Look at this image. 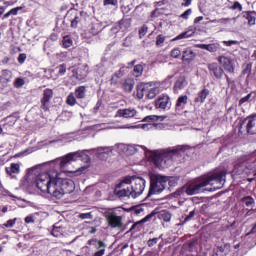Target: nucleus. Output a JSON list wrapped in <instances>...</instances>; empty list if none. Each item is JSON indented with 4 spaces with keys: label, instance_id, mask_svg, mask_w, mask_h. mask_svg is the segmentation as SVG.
I'll list each match as a JSON object with an SVG mask.
<instances>
[{
    "label": "nucleus",
    "instance_id": "obj_24",
    "mask_svg": "<svg viewBox=\"0 0 256 256\" xmlns=\"http://www.w3.org/2000/svg\"><path fill=\"white\" fill-rule=\"evenodd\" d=\"M187 101H189V97L187 95L179 96L176 101V109H185Z\"/></svg>",
    "mask_w": 256,
    "mask_h": 256
},
{
    "label": "nucleus",
    "instance_id": "obj_19",
    "mask_svg": "<svg viewBox=\"0 0 256 256\" xmlns=\"http://www.w3.org/2000/svg\"><path fill=\"white\" fill-rule=\"evenodd\" d=\"M200 49H204L205 51H209V53H217L219 49H221L220 43H212V44H200Z\"/></svg>",
    "mask_w": 256,
    "mask_h": 256
},
{
    "label": "nucleus",
    "instance_id": "obj_53",
    "mask_svg": "<svg viewBox=\"0 0 256 256\" xmlns=\"http://www.w3.org/2000/svg\"><path fill=\"white\" fill-rule=\"evenodd\" d=\"M157 243H159V238H152L147 241L148 247H154Z\"/></svg>",
    "mask_w": 256,
    "mask_h": 256
},
{
    "label": "nucleus",
    "instance_id": "obj_14",
    "mask_svg": "<svg viewBox=\"0 0 256 256\" xmlns=\"http://www.w3.org/2000/svg\"><path fill=\"white\" fill-rule=\"evenodd\" d=\"M107 223L112 229L123 227V218L115 214H108L106 216Z\"/></svg>",
    "mask_w": 256,
    "mask_h": 256
},
{
    "label": "nucleus",
    "instance_id": "obj_20",
    "mask_svg": "<svg viewBox=\"0 0 256 256\" xmlns=\"http://www.w3.org/2000/svg\"><path fill=\"white\" fill-rule=\"evenodd\" d=\"M115 195H117V197H119L120 199H123V197H133V194L131 192V188L129 185L122 188L121 190H117L116 188Z\"/></svg>",
    "mask_w": 256,
    "mask_h": 256
},
{
    "label": "nucleus",
    "instance_id": "obj_51",
    "mask_svg": "<svg viewBox=\"0 0 256 256\" xmlns=\"http://www.w3.org/2000/svg\"><path fill=\"white\" fill-rule=\"evenodd\" d=\"M148 27L147 25H143L140 29H139V35L140 37H145L147 35V31H148Z\"/></svg>",
    "mask_w": 256,
    "mask_h": 256
},
{
    "label": "nucleus",
    "instance_id": "obj_12",
    "mask_svg": "<svg viewBox=\"0 0 256 256\" xmlns=\"http://www.w3.org/2000/svg\"><path fill=\"white\" fill-rule=\"evenodd\" d=\"M11 79H13V72H11V70L4 69L1 71L0 93H3L6 87H9V83H11Z\"/></svg>",
    "mask_w": 256,
    "mask_h": 256
},
{
    "label": "nucleus",
    "instance_id": "obj_63",
    "mask_svg": "<svg viewBox=\"0 0 256 256\" xmlns=\"http://www.w3.org/2000/svg\"><path fill=\"white\" fill-rule=\"evenodd\" d=\"M25 223H33V217L27 216V217L25 218Z\"/></svg>",
    "mask_w": 256,
    "mask_h": 256
},
{
    "label": "nucleus",
    "instance_id": "obj_41",
    "mask_svg": "<svg viewBox=\"0 0 256 256\" xmlns=\"http://www.w3.org/2000/svg\"><path fill=\"white\" fill-rule=\"evenodd\" d=\"M163 43H165V36L163 34H159L156 37V47H163Z\"/></svg>",
    "mask_w": 256,
    "mask_h": 256
},
{
    "label": "nucleus",
    "instance_id": "obj_36",
    "mask_svg": "<svg viewBox=\"0 0 256 256\" xmlns=\"http://www.w3.org/2000/svg\"><path fill=\"white\" fill-rule=\"evenodd\" d=\"M197 245H199V242L197 241V239H194V240L188 242L189 253H193L194 251H197Z\"/></svg>",
    "mask_w": 256,
    "mask_h": 256
},
{
    "label": "nucleus",
    "instance_id": "obj_6",
    "mask_svg": "<svg viewBox=\"0 0 256 256\" xmlns=\"http://www.w3.org/2000/svg\"><path fill=\"white\" fill-rule=\"evenodd\" d=\"M207 69L209 72L210 77L212 79H215L216 81H221L223 79V75L228 83V85H231L235 83L233 80H231V77H229L228 74H225V70H223V67L217 64V62H212L207 65Z\"/></svg>",
    "mask_w": 256,
    "mask_h": 256
},
{
    "label": "nucleus",
    "instance_id": "obj_33",
    "mask_svg": "<svg viewBox=\"0 0 256 256\" xmlns=\"http://www.w3.org/2000/svg\"><path fill=\"white\" fill-rule=\"evenodd\" d=\"M241 203H243L246 207H253L255 205V199L251 196H245L241 199Z\"/></svg>",
    "mask_w": 256,
    "mask_h": 256
},
{
    "label": "nucleus",
    "instance_id": "obj_44",
    "mask_svg": "<svg viewBox=\"0 0 256 256\" xmlns=\"http://www.w3.org/2000/svg\"><path fill=\"white\" fill-rule=\"evenodd\" d=\"M58 75H65L67 73V64H60L58 67Z\"/></svg>",
    "mask_w": 256,
    "mask_h": 256
},
{
    "label": "nucleus",
    "instance_id": "obj_59",
    "mask_svg": "<svg viewBox=\"0 0 256 256\" xmlns=\"http://www.w3.org/2000/svg\"><path fill=\"white\" fill-rule=\"evenodd\" d=\"M184 2L181 4L182 7H189L193 0H183Z\"/></svg>",
    "mask_w": 256,
    "mask_h": 256
},
{
    "label": "nucleus",
    "instance_id": "obj_62",
    "mask_svg": "<svg viewBox=\"0 0 256 256\" xmlns=\"http://www.w3.org/2000/svg\"><path fill=\"white\" fill-rule=\"evenodd\" d=\"M101 105H103V101L98 100L94 107L95 111H98V109L101 107Z\"/></svg>",
    "mask_w": 256,
    "mask_h": 256
},
{
    "label": "nucleus",
    "instance_id": "obj_47",
    "mask_svg": "<svg viewBox=\"0 0 256 256\" xmlns=\"http://www.w3.org/2000/svg\"><path fill=\"white\" fill-rule=\"evenodd\" d=\"M155 215H157V213L151 212L150 214L146 215V216L140 221V223H147V221H151V219H153V217H155Z\"/></svg>",
    "mask_w": 256,
    "mask_h": 256
},
{
    "label": "nucleus",
    "instance_id": "obj_3",
    "mask_svg": "<svg viewBox=\"0 0 256 256\" xmlns=\"http://www.w3.org/2000/svg\"><path fill=\"white\" fill-rule=\"evenodd\" d=\"M179 151H185V146L180 145L171 150L153 151L149 156V162L153 163L155 167H158V169H161V167H163L167 161H171L173 159V155H177Z\"/></svg>",
    "mask_w": 256,
    "mask_h": 256
},
{
    "label": "nucleus",
    "instance_id": "obj_54",
    "mask_svg": "<svg viewBox=\"0 0 256 256\" xmlns=\"http://www.w3.org/2000/svg\"><path fill=\"white\" fill-rule=\"evenodd\" d=\"M25 61H27V54H25V53L19 54L18 63H20V65H23V63H25Z\"/></svg>",
    "mask_w": 256,
    "mask_h": 256
},
{
    "label": "nucleus",
    "instance_id": "obj_64",
    "mask_svg": "<svg viewBox=\"0 0 256 256\" xmlns=\"http://www.w3.org/2000/svg\"><path fill=\"white\" fill-rule=\"evenodd\" d=\"M200 21H203V16H198L194 19V23H200Z\"/></svg>",
    "mask_w": 256,
    "mask_h": 256
},
{
    "label": "nucleus",
    "instance_id": "obj_60",
    "mask_svg": "<svg viewBox=\"0 0 256 256\" xmlns=\"http://www.w3.org/2000/svg\"><path fill=\"white\" fill-rule=\"evenodd\" d=\"M91 217V213H82L80 214L81 219H89Z\"/></svg>",
    "mask_w": 256,
    "mask_h": 256
},
{
    "label": "nucleus",
    "instance_id": "obj_10",
    "mask_svg": "<svg viewBox=\"0 0 256 256\" xmlns=\"http://www.w3.org/2000/svg\"><path fill=\"white\" fill-rule=\"evenodd\" d=\"M218 63L221 65L223 71L230 73V75H235V61L231 57L219 56Z\"/></svg>",
    "mask_w": 256,
    "mask_h": 256
},
{
    "label": "nucleus",
    "instance_id": "obj_25",
    "mask_svg": "<svg viewBox=\"0 0 256 256\" xmlns=\"http://www.w3.org/2000/svg\"><path fill=\"white\" fill-rule=\"evenodd\" d=\"M195 35V31L187 30L185 32L180 33L176 36L173 41H181V39H189V37H193Z\"/></svg>",
    "mask_w": 256,
    "mask_h": 256
},
{
    "label": "nucleus",
    "instance_id": "obj_45",
    "mask_svg": "<svg viewBox=\"0 0 256 256\" xmlns=\"http://www.w3.org/2000/svg\"><path fill=\"white\" fill-rule=\"evenodd\" d=\"M252 93H249L247 96L241 98L239 100V106L243 105L244 103H249V101H251V97H252Z\"/></svg>",
    "mask_w": 256,
    "mask_h": 256
},
{
    "label": "nucleus",
    "instance_id": "obj_29",
    "mask_svg": "<svg viewBox=\"0 0 256 256\" xmlns=\"http://www.w3.org/2000/svg\"><path fill=\"white\" fill-rule=\"evenodd\" d=\"M133 80L131 79H126L123 83H122V87L125 91V93H131V91H133Z\"/></svg>",
    "mask_w": 256,
    "mask_h": 256
},
{
    "label": "nucleus",
    "instance_id": "obj_2",
    "mask_svg": "<svg viewBox=\"0 0 256 256\" xmlns=\"http://www.w3.org/2000/svg\"><path fill=\"white\" fill-rule=\"evenodd\" d=\"M227 177V171L222 170L220 172H215L205 178L204 181L198 184H188L185 189V193L188 195H197L203 191V187H207V185H218L215 189H221L223 187V183H225V179Z\"/></svg>",
    "mask_w": 256,
    "mask_h": 256
},
{
    "label": "nucleus",
    "instance_id": "obj_34",
    "mask_svg": "<svg viewBox=\"0 0 256 256\" xmlns=\"http://www.w3.org/2000/svg\"><path fill=\"white\" fill-rule=\"evenodd\" d=\"M144 67L142 64H137L133 68V75L135 77H141L143 75Z\"/></svg>",
    "mask_w": 256,
    "mask_h": 256
},
{
    "label": "nucleus",
    "instance_id": "obj_35",
    "mask_svg": "<svg viewBox=\"0 0 256 256\" xmlns=\"http://www.w3.org/2000/svg\"><path fill=\"white\" fill-rule=\"evenodd\" d=\"M62 45L64 49H69L73 45V40L71 39V36H64L62 40Z\"/></svg>",
    "mask_w": 256,
    "mask_h": 256
},
{
    "label": "nucleus",
    "instance_id": "obj_22",
    "mask_svg": "<svg viewBox=\"0 0 256 256\" xmlns=\"http://www.w3.org/2000/svg\"><path fill=\"white\" fill-rule=\"evenodd\" d=\"M255 14V11H244L243 12V18L247 19L248 25L253 26L256 23V18L253 16Z\"/></svg>",
    "mask_w": 256,
    "mask_h": 256
},
{
    "label": "nucleus",
    "instance_id": "obj_43",
    "mask_svg": "<svg viewBox=\"0 0 256 256\" xmlns=\"http://www.w3.org/2000/svg\"><path fill=\"white\" fill-rule=\"evenodd\" d=\"M119 4V0H104L103 5L104 7H107L108 5H111L112 7H117Z\"/></svg>",
    "mask_w": 256,
    "mask_h": 256
},
{
    "label": "nucleus",
    "instance_id": "obj_17",
    "mask_svg": "<svg viewBox=\"0 0 256 256\" xmlns=\"http://www.w3.org/2000/svg\"><path fill=\"white\" fill-rule=\"evenodd\" d=\"M118 117H123L124 119H132V117H135L137 115V110L135 109H119L117 111Z\"/></svg>",
    "mask_w": 256,
    "mask_h": 256
},
{
    "label": "nucleus",
    "instance_id": "obj_4",
    "mask_svg": "<svg viewBox=\"0 0 256 256\" xmlns=\"http://www.w3.org/2000/svg\"><path fill=\"white\" fill-rule=\"evenodd\" d=\"M65 19L70 21V27L72 29H77L80 25V27H87V19H89V14L85 11H79L75 8H70L66 15Z\"/></svg>",
    "mask_w": 256,
    "mask_h": 256
},
{
    "label": "nucleus",
    "instance_id": "obj_48",
    "mask_svg": "<svg viewBox=\"0 0 256 256\" xmlns=\"http://www.w3.org/2000/svg\"><path fill=\"white\" fill-rule=\"evenodd\" d=\"M191 13H193V9L189 8V9H187L186 11H184V12L180 15V17H181V19L187 20V19H189V15H191Z\"/></svg>",
    "mask_w": 256,
    "mask_h": 256
},
{
    "label": "nucleus",
    "instance_id": "obj_46",
    "mask_svg": "<svg viewBox=\"0 0 256 256\" xmlns=\"http://www.w3.org/2000/svg\"><path fill=\"white\" fill-rule=\"evenodd\" d=\"M230 9H232V11H235L236 9H238V11H243V5H241V3L238 1H235L233 5L230 6Z\"/></svg>",
    "mask_w": 256,
    "mask_h": 256
},
{
    "label": "nucleus",
    "instance_id": "obj_37",
    "mask_svg": "<svg viewBox=\"0 0 256 256\" xmlns=\"http://www.w3.org/2000/svg\"><path fill=\"white\" fill-rule=\"evenodd\" d=\"M51 234L53 235V237H61L63 235V227L54 226L53 229H52Z\"/></svg>",
    "mask_w": 256,
    "mask_h": 256
},
{
    "label": "nucleus",
    "instance_id": "obj_50",
    "mask_svg": "<svg viewBox=\"0 0 256 256\" xmlns=\"http://www.w3.org/2000/svg\"><path fill=\"white\" fill-rule=\"evenodd\" d=\"M171 57H173L174 59H177V57H181V50H179V48H174L171 51Z\"/></svg>",
    "mask_w": 256,
    "mask_h": 256
},
{
    "label": "nucleus",
    "instance_id": "obj_39",
    "mask_svg": "<svg viewBox=\"0 0 256 256\" xmlns=\"http://www.w3.org/2000/svg\"><path fill=\"white\" fill-rule=\"evenodd\" d=\"M13 85H14L15 89H21V87H23V85H25V79L18 77L15 79Z\"/></svg>",
    "mask_w": 256,
    "mask_h": 256
},
{
    "label": "nucleus",
    "instance_id": "obj_38",
    "mask_svg": "<svg viewBox=\"0 0 256 256\" xmlns=\"http://www.w3.org/2000/svg\"><path fill=\"white\" fill-rule=\"evenodd\" d=\"M159 219H161V221H164L165 223H169V221H171V214L167 211H164L159 214Z\"/></svg>",
    "mask_w": 256,
    "mask_h": 256
},
{
    "label": "nucleus",
    "instance_id": "obj_49",
    "mask_svg": "<svg viewBox=\"0 0 256 256\" xmlns=\"http://www.w3.org/2000/svg\"><path fill=\"white\" fill-rule=\"evenodd\" d=\"M223 45L225 47H231L232 45H239V41L237 40H228V41H222Z\"/></svg>",
    "mask_w": 256,
    "mask_h": 256
},
{
    "label": "nucleus",
    "instance_id": "obj_52",
    "mask_svg": "<svg viewBox=\"0 0 256 256\" xmlns=\"http://www.w3.org/2000/svg\"><path fill=\"white\" fill-rule=\"evenodd\" d=\"M16 222H17V218L10 219L6 223H4L3 226L7 228H11L15 225Z\"/></svg>",
    "mask_w": 256,
    "mask_h": 256
},
{
    "label": "nucleus",
    "instance_id": "obj_40",
    "mask_svg": "<svg viewBox=\"0 0 256 256\" xmlns=\"http://www.w3.org/2000/svg\"><path fill=\"white\" fill-rule=\"evenodd\" d=\"M147 99H155L157 97V88H152L146 93Z\"/></svg>",
    "mask_w": 256,
    "mask_h": 256
},
{
    "label": "nucleus",
    "instance_id": "obj_58",
    "mask_svg": "<svg viewBox=\"0 0 256 256\" xmlns=\"http://www.w3.org/2000/svg\"><path fill=\"white\" fill-rule=\"evenodd\" d=\"M131 27V24H119V28L122 30V31H127V29H129Z\"/></svg>",
    "mask_w": 256,
    "mask_h": 256
},
{
    "label": "nucleus",
    "instance_id": "obj_30",
    "mask_svg": "<svg viewBox=\"0 0 256 256\" xmlns=\"http://www.w3.org/2000/svg\"><path fill=\"white\" fill-rule=\"evenodd\" d=\"M19 11H23V6L12 8L10 11L3 15V19H9L11 15H18Z\"/></svg>",
    "mask_w": 256,
    "mask_h": 256
},
{
    "label": "nucleus",
    "instance_id": "obj_31",
    "mask_svg": "<svg viewBox=\"0 0 256 256\" xmlns=\"http://www.w3.org/2000/svg\"><path fill=\"white\" fill-rule=\"evenodd\" d=\"M228 251H229V247L227 246V244L217 246L216 255L217 256H226Z\"/></svg>",
    "mask_w": 256,
    "mask_h": 256
},
{
    "label": "nucleus",
    "instance_id": "obj_42",
    "mask_svg": "<svg viewBox=\"0 0 256 256\" xmlns=\"http://www.w3.org/2000/svg\"><path fill=\"white\" fill-rule=\"evenodd\" d=\"M110 85H113L114 87H119V85H121L120 78H117L116 76L112 75L110 79Z\"/></svg>",
    "mask_w": 256,
    "mask_h": 256
},
{
    "label": "nucleus",
    "instance_id": "obj_32",
    "mask_svg": "<svg viewBox=\"0 0 256 256\" xmlns=\"http://www.w3.org/2000/svg\"><path fill=\"white\" fill-rule=\"evenodd\" d=\"M66 104H68L70 107H75L77 105V97L73 92H71L67 98H66Z\"/></svg>",
    "mask_w": 256,
    "mask_h": 256
},
{
    "label": "nucleus",
    "instance_id": "obj_55",
    "mask_svg": "<svg viewBox=\"0 0 256 256\" xmlns=\"http://www.w3.org/2000/svg\"><path fill=\"white\" fill-rule=\"evenodd\" d=\"M156 117L157 116H155V115L146 116L145 118H143L142 122L143 123H153V121H155Z\"/></svg>",
    "mask_w": 256,
    "mask_h": 256
},
{
    "label": "nucleus",
    "instance_id": "obj_26",
    "mask_svg": "<svg viewBox=\"0 0 256 256\" xmlns=\"http://www.w3.org/2000/svg\"><path fill=\"white\" fill-rule=\"evenodd\" d=\"M5 171L7 173V175H17V173H19L20 171V166L19 164L16 163H12L10 164V167H6Z\"/></svg>",
    "mask_w": 256,
    "mask_h": 256
},
{
    "label": "nucleus",
    "instance_id": "obj_13",
    "mask_svg": "<svg viewBox=\"0 0 256 256\" xmlns=\"http://www.w3.org/2000/svg\"><path fill=\"white\" fill-rule=\"evenodd\" d=\"M155 107L160 111L171 109V98L168 95L162 94L155 100Z\"/></svg>",
    "mask_w": 256,
    "mask_h": 256
},
{
    "label": "nucleus",
    "instance_id": "obj_8",
    "mask_svg": "<svg viewBox=\"0 0 256 256\" xmlns=\"http://www.w3.org/2000/svg\"><path fill=\"white\" fill-rule=\"evenodd\" d=\"M129 187L132 193V199H137V197L142 195L143 191H145V179L141 177L132 178Z\"/></svg>",
    "mask_w": 256,
    "mask_h": 256
},
{
    "label": "nucleus",
    "instance_id": "obj_28",
    "mask_svg": "<svg viewBox=\"0 0 256 256\" xmlns=\"http://www.w3.org/2000/svg\"><path fill=\"white\" fill-rule=\"evenodd\" d=\"M147 86L145 84H140L137 86V97L138 99H143L147 95Z\"/></svg>",
    "mask_w": 256,
    "mask_h": 256
},
{
    "label": "nucleus",
    "instance_id": "obj_5",
    "mask_svg": "<svg viewBox=\"0 0 256 256\" xmlns=\"http://www.w3.org/2000/svg\"><path fill=\"white\" fill-rule=\"evenodd\" d=\"M167 181L169 178L161 175H153L150 178V188L147 194V198L150 195H157L158 193H163L165 191V187H167Z\"/></svg>",
    "mask_w": 256,
    "mask_h": 256
},
{
    "label": "nucleus",
    "instance_id": "obj_56",
    "mask_svg": "<svg viewBox=\"0 0 256 256\" xmlns=\"http://www.w3.org/2000/svg\"><path fill=\"white\" fill-rule=\"evenodd\" d=\"M195 217V210L190 211L189 215L185 217L184 223H187L188 221H191Z\"/></svg>",
    "mask_w": 256,
    "mask_h": 256
},
{
    "label": "nucleus",
    "instance_id": "obj_1",
    "mask_svg": "<svg viewBox=\"0 0 256 256\" xmlns=\"http://www.w3.org/2000/svg\"><path fill=\"white\" fill-rule=\"evenodd\" d=\"M36 187L42 193H48L56 199H61L63 195L73 193L75 189V183L73 180L62 179L59 177L58 172H45L39 174L35 180Z\"/></svg>",
    "mask_w": 256,
    "mask_h": 256
},
{
    "label": "nucleus",
    "instance_id": "obj_18",
    "mask_svg": "<svg viewBox=\"0 0 256 256\" xmlns=\"http://www.w3.org/2000/svg\"><path fill=\"white\" fill-rule=\"evenodd\" d=\"M93 243H97L98 244L97 249H100V250L96 251L93 254V256H103V255H105V247H107V244H105V242H103L101 240L97 241L95 239H92V240L88 241V245H93ZM101 248H103V249H101Z\"/></svg>",
    "mask_w": 256,
    "mask_h": 256
},
{
    "label": "nucleus",
    "instance_id": "obj_23",
    "mask_svg": "<svg viewBox=\"0 0 256 256\" xmlns=\"http://www.w3.org/2000/svg\"><path fill=\"white\" fill-rule=\"evenodd\" d=\"M195 57H196L195 52H193V50H191L190 48L186 49L182 55V59L184 61H187L188 63H191V61H193Z\"/></svg>",
    "mask_w": 256,
    "mask_h": 256
},
{
    "label": "nucleus",
    "instance_id": "obj_15",
    "mask_svg": "<svg viewBox=\"0 0 256 256\" xmlns=\"http://www.w3.org/2000/svg\"><path fill=\"white\" fill-rule=\"evenodd\" d=\"M209 89L203 88L200 92L197 93V96L194 98V103L196 105H203L206 99L209 97Z\"/></svg>",
    "mask_w": 256,
    "mask_h": 256
},
{
    "label": "nucleus",
    "instance_id": "obj_57",
    "mask_svg": "<svg viewBox=\"0 0 256 256\" xmlns=\"http://www.w3.org/2000/svg\"><path fill=\"white\" fill-rule=\"evenodd\" d=\"M113 75L116 76V78L121 80V77H123L124 73H123V70L120 68V70L116 71Z\"/></svg>",
    "mask_w": 256,
    "mask_h": 256
},
{
    "label": "nucleus",
    "instance_id": "obj_11",
    "mask_svg": "<svg viewBox=\"0 0 256 256\" xmlns=\"http://www.w3.org/2000/svg\"><path fill=\"white\" fill-rule=\"evenodd\" d=\"M53 99V89L46 88L43 91V96L40 100V109L42 111H48L49 110V105H51V100Z\"/></svg>",
    "mask_w": 256,
    "mask_h": 256
},
{
    "label": "nucleus",
    "instance_id": "obj_27",
    "mask_svg": "<svg viewBox=\"0 0 256 256\" xmlns=\"http://www.w3.org/2000/svg\"><path fill=\"white\" fill-rule=\"evenodd\" d=\"M187 86V80L185 79V77L181 76L177 79V81L174 84V89H185V87Z\"/></svg>",
    "mask_w": 256,
    "mask_h": 256
},
{
    "label": "nucleus",
    "instance_id": "obj_7",
    "mask_svg": "<svg viewBox=\"0 0 256 256\" xmlns=\"http://www.w3.org/2000/svg\"><path fill=\"white\" fill-rule=\"evenodd\" d=\"M239 135L248 133L249 135H256V115L244 118L238 128Z\"/></svg>",
    "mask_w": 256,
    "mask_h": 256
},
{
    "label": "nucleus",
    "instance_id": "obj_21",
    "mask_svg": "<svg viewBox=\"0 0 256 256\" xmlns=\"http://www.w3.org/2000/svg\"><path fill=\"white\" fill-rule=\"evenodd\" d=\"M74 95L76 99H85L87 97V87L79 86L75 89Z\"/></svg>",
    "mask_w": 256,
    "mask_h": 256
},
{
    "label": "nucleus",
    "instance_id": "obj_9",
    "mask_svg": "<svg viewBox=\"0 0 256 256\" xmlns=\"http://www.w3.org/2000/svg\"><path fill=\"white\" fill-rule=\"evenodd\" d=\"M84 27L87 28L82 33L83 39H93V37H97V35L105 29L103 24H87V26Z\"/></svg>",
    "mask_w": 256,
    "mask_h": 256
},
{
    "label": "nucleus",
    "instance_id": "obj_16",
    "mask_svg": "<svg viewBox=\"0 0 256 256\" xmlns=\"http://www.w3.org/2000/svg\"><path fill=\"white\" fill-rule=\"evenodd\" d=\"M77 157H81V153H79V152L68 153L67 155H65L64 157L59 159L60 167H65V165H67V163H69L70 161H75V159H77Z\"/></svg>",
    "mask_w": 256,
    "mask_h": 256
},
{
    "label": "nucleus",
    "instance_id": "obj_61",
    "mask_svg": "<svg viewBox=\"0 0 256 256\" xmlns=\"http://www.w3.org/2000/svg\"><path fill=\"white\" fill-rule=\"evenodd\" d=\"M137 63V60L134 59L131 62L128 63L127 69H131V67H135V64Z\"/></svg>",
    "mask_w": 256,
    "mask_h": 256
}]
</instances>
